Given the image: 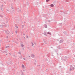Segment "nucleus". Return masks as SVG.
Returning a JSON list of instances; mask_svg holds the SVG:
<instances>
[{"label": "nucleus", "instance_id": "6e6552de", "mask_svg": "<svg viewBox=\"0 0 75 75\" xmlns=\"http://www.w3.org/2000/svg\"><path fill=\"white\" fill-rule=\"evenodd\" d=\"M31 44L32 45V46H34V44H33V43L32 42Z\"/></svg>", "mask_w": 75, "mask_h": 75}, {"label": "nucleus", "instance_id": "39448f33", "mask_svg": "<svg viewBox=\"0 0 75 75\" xmlns=\"http://www.w3.org/2000/svg\"><path fill=\"white\" fill-rule=\"evenodd\" d=\"M44 42L45 44H47V41H45Z\"/></svg>", "mask_w": 75, "mask_h": 75}, {"label": "nucleus", "instance_id": "0eeeda50", "mask_svg": "<svg viewBox=\"0 0 75 75\" xmlns=\"http://www.w3.org/2000/svg\"><path fill=\"white\" fill-rule=\"evenodd\" d=\"M21 46L22 47H24V45H23V44H22V45H21Z\"/></svg>", "mask_w": 75, "mask_h": 75}, {"label": "nucleus", "instance_id": "f03ea898", "mask_svg": "<svg viewBox=\"0 0 75 75\" xmlns=\"http://www.w3.org/2000/svg\"><path fill=\"white\" fill-rule=\"evenodd\" d=\"M54 6V5L53 4H51L50 5V6L51 7H53Z\"/></svg>", "mask_w": 75, "mask_h": 75}, {"label": "nucleus", "instance_id": "7ed1b4c3", "mask_svg": "<svg viewBox=\"0 0 75 75\" xmlns=\"http://www.w3.org/2000/svg\"><path fill=\"white\" fill-rule=\"evenodd\" d=\"M48 34H50V35H51V33H50L49 32H47Z\"/></svg>", "mask_w": 75, "mask_h": 75}, {"label": "nucleus", "instance_id": "20e7f679", "mask_svg": "<svg viewBox=\"0 0 75 75\" xmlns=\"http://www.w3.org/2000/svg\"><path fill=\"white\" fill-rule=\"evenodd\" d=\"M46 33H46V32H45L44 33V35H47V34H46Z\"/></svg>", "mask_w": 75, "mask_h": 75}, {"label": "nucleus", "instance_id": "ddd939ff", "mask_svg": "<svg viewBox=\"0 0 75 75\" xmlns=\"http://www.w3.org/2000/svg\"><path fill=\"white\" fill-rule=\"evenodd\" d=\"M16 34H17V31L16 32Z\"/></svg>", "mask_w": 75, "mask_h": 75}, {"label": "nucleus", "instance_id": "9b49d317", "mask_svg": "<svg viewBox=\"0 0 75 75\" xmlns=\"http://www.w3.org/2000/svg\"><path fill=\"white\" fill-rule=\"evenodd\" d=\"M45 28H47V26H45Z\"/></svg>", "mask_w": 75, "mask_h": 75}, {"label": "nucleus", "instance_id": "9d476101", "mask_svg": "<svg viewBox=\"0 0 75 75\" xmlns=\"http://www.w3.org/2000/svg\"><path fill=\"white\" fill-rule=\"evenodd\" d=\"M8 47H8V46H7L6 47V48H8Z\"/></svg>", "mask_w": 75, "mask_h": 75}, {"label": "nucleus", "instance_id": "f257e3e1", "mask_svg": "<svg viewBox=\"0 0 75 75\" xmlns=\"http://www.w3.org/2000/svg\"><path fill=\"white\" fill-rule=\"evenodd\" d=\"M31 57H32V58H34V57H35V55H34V54H32L31 55Z\"/></svg>", "mask_w": 75, "mask_h": 75}, {"label": "nucleus", "instance_id": "dca6fc26", "mask_svg": "<svg viewBox=\"0 0 75 75\" xmlns=\"http://www.w3.org/2000/svg\"><path fill=\"white\" fill-rule=\"evenodd\" d=\"M16 27V28H18V27Z\"/></svg>", "mask_w": 75, "mask_h": 75}, {"label": "nucleus", "instance_id": "1a4fd4ad", "mask_svg": "<svg viewBox=\"0 0 75 75\" xmlns=\"http://www.w3.org/2000/svg\"><path fill=\"white\" fill-rule=\"evenodd\" d=\"M46 1L47 2H48V1H50V0H47Z\"/></svg>", "mask_w": 75, "mask_h": 75}, {"label": "nucleus", "instance_id": "f8f14e48", "mask_svg": "<svg viewBox=\"0 0 75 75\" xmlns=\"http://www.w3.org/2000/svg\"><path fill=\"white\" fill-rule=\"evenodd\" d=\"M23 59H24V60H25V58H23Z\"/></svg>", "mask_w": 75, "mask_h": 75}, {"label": "nucleus", "instance_id": "423d86ee", "mask_svg": "<svg viewBox=\"0 0 75 75\" xmlns=\"http://www.w3.org/2000/svg\"><path fill=\"white\" fill-rule=\"evenodd\" d=\"M22 68H24V65H22Z\"/></svg>", "mask_w": 75, "mask_h": 75}, {"label": "nucleus", "instance_id": "2eb2a0df", "mask_svg": "<svg viewBox=\"0 0 75 75\" xmlns=\"http://www.w3.org/2000/svg\"><path fill=\"white\" fill-rule=\"evenodd\" d=\"M19 54H21V53L20 52Z\"/></svg>", "mask_w": 75, "mask_h": 75}, {"label": "nucleus", "instance_id": "4468645a", "mask_svg": "<svg viewBox=\"0 0 75 75\" xmlns=\"http://www.w3.org/2000/svg\"><path fill=\"white\" fill-rule=\"evenodd\" d=\"M70 71H71V69H70Z\"/></svg>", "mask_w": 75, "mask_h": 75}]
</instances>
